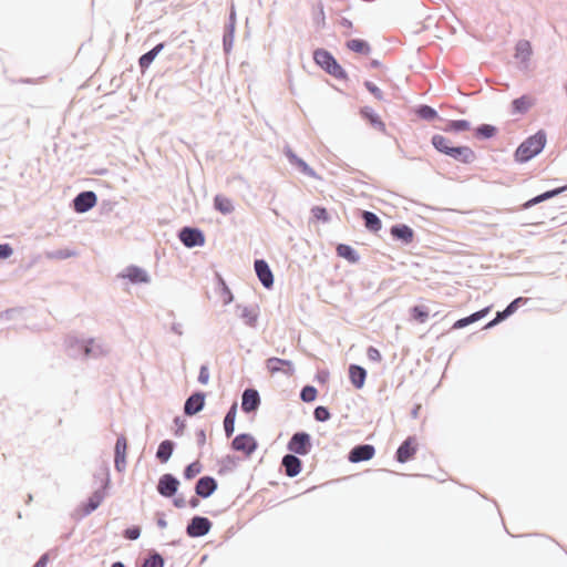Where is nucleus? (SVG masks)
<instances>
[{
  "label": "nucleus",
  "mask_w": 567,
  "mask_h": 567,
  "mask_svg": "<svg viewBox=\"0 0 567 567\" xmlns=\"http://www.w3.org/2000/svg\"><path fill=\"white\" fill-rule=\"evenodd\" d=\"M288 158L291 163L296 164V158H298L290 150L286 152Z\"/></svg>",
  "instance_id": "13d9d810"
},
{
  "label": "nucleus",
  "mask_w": 567,
  "mask_h": 567,
  "mask_svg": "<svg viewBox=\"0 0 567 567\" xmlns=\"http://www.w3.org/2000/svg\"><path fill=\"white\" fill-rule=\"evenodd\" d=\"M49 557L47 554L40 557V559L35 563L33 567H45L48 564Z\"/></svg>",
  "instance_id": "864d4df0"
},
{
  "label": "nucleus",
  "mask_w": 567,
  "mask_h": 567,
  "mask_svg": "<svg viewBox=\"0 0 567 567\" xmlns=\"http://www.w3.org/2000/svg\"><path fill=\"white\" fill-rule=\"evenodd\" d=\"M535 104V99L530 95H523L512 102L513 113L524 114Z\"/></svg>",
  "instance_id": "6ab92c4d"
},
{
  "label": "nucleus",
  "mask_w": 567,
  "mask_h": 567,
  "mask_svg": "<svg viewBox=\"0 0 567 567\" xmlns=\"http://www.w3.org/2000/svg\"><path fill=\"white\" fill-rule=\"evenodd\" d=\"M496 132V128L492 125H488V124H484V125H481L477 130H476V134L478 136H482V137H485V138H489L492 136H494Z\"/></svg>",
  "instance_id": "58836bf2"
},
{
  "label": "nucleus",
  "mask_w": 567,
  "mask_h": 567,
  "mask_svg": "<svg viewBox=\"0 0 567 567\" xmlns=\"http://www.w3.org/2000/svg\"><path fill=\"white\" fill-rule=\"evenodd\" d=\"M288 158L291 163L296 164V158H298L290 150L286 152Z\"/></svg>",
  "instance_id": "4d7b16f0"
},
{
  "label": "nucleus",
  "mask_w": 567,
  "mask_h": 567,
  "mask_svg": "<svg viewBox=\"0 0 567 567\" xmlns=\"http://www.w3.org/2000/svg\"><path fill=\"white\" fill-rule=\"evenodd\" d=\"M546 144V134L543 131L537 132L533 136L523 142L515 152L517 162L524 163L542 152Z\"/></svg>",
  "instance_id": "f03ea898"
},
{
  "label": "nucleus",
  "mask_w": 567,
  "mask_h": 567,
  "mask_svg": "<svg viewBox=\"0 0 567 567\" xmlns=\"http://www.w3.org/2000/svg\"><path fill=\"white\" fill-rule=\"evenodd\" d=\"M217 488V482L210 476H204L198 480L195 492L198 496L206 498L210 496Z\"/></svg>",
  "instance_id": "4468645a"
},
{
  "label": "nucleus",
  "mask_w": 567,
  "mask_h": 567,
  "mask_svg": "<svg viewBox=\"0 0 567 567\" xmlns=\"http://www.w3.org/2000/svg\"><path fill=\"white\" fill-rule=\"evenodd\" d=\"M84 352H85V355H90L91 348L89 346H86L85 349H84Z\"/></svg>",
  "instance_id": "052dcab7"
},
{
  "label": "nucleus",
  "mask_w": 567,
  "mask_h": 567,
  "mask_svg": "<svg viewBox=\"0 0 567 567\" xmlns=\"http://www.w3.org/2000/svg\"><path fill=\"white\" fill-rule=\"evenodd\" d=\"M487 311H488V308L483 309V310H481V311H477V312H475V313H473V315H471V316H468V317H466V318L460 319V320H457V321L453 324V328H454V329H461V328H464V327H466L467 324L473 323V322H475V321H477V320L482 319V318L487 313Z\"/></svg>",
  "instance_id": "7c9ffc66"
},
{
  "label": "nucleus",
  "mask_w": 567,
  "mask_h": 567,
  "mask_svg": "<svg viewBox=\"0 0 567 567\" xmlns=\"http://www.w3.org/2000/svg\"><path fill=\"white\" fill-rule=\"evenodd\" d=\"M505 312L507 313V317H508V316H511V315L513 313V312H512V310H511V309H508V308H506V309H505Z\"/></svg>",
  "instance_id": "0e129e2a"
},
{
  "label": "nucleus",
  "mask_w": 567,
  "mask_h": 567,
  "mask_svg": "<svg viewBox=\"0 0 567 567\" xmlns=\"http://www.w3.org/2000/svg\"><path fill=\"white\" fill-rule=\"evenodd\" d=\"M13 252V249L8 244L0 245V259L9 258Z\"/></svg>",
  "instance_id": "de8ad7c7"
},
{
  "label": "nucleus",
  "mask_w": 567,
  "mask_h": 567,
  "mask_svg": "<svg viewBox=\"0 0 567 567\" xmlns=\"http://www.w3.org/2000/svg\"><path fill=\"white\" fill-rule=\"evenodd\" d=\"M349 377L351 383L357 388L361 389L365 382V370L359 365L352 364L349 368Z\"/></svg>",
  "instance_id": "412c9836"
},
{
  "label": "nucleus",
  "mask_w": 567,
  "mask_h": 567,
  "mask_svg": "<svg viewBox=\"0 0 567 567\" xmlns=\"http://www.w3.org/2000/svg\"><path fill=\"white\" fill-rule=\"evenodd\" d=\"M524 301H525V300H524L522 297L516 298L514 301H512V302L507 306V308H508V309H511V310H512V312L514 313V312L516 311V309H517L518 305H519L520 302H524Z\"/></svg>",
  "instance_id": "603ef678"
},
{
  "label": "nucleus",
  "mask_w": 567,
  "mask_h": 567,
  "mask_svg": "<svg viewBox=\"0 0 567 567\" xmlns=\"http://www.w3.org/2000/svg\"><path fill=\"white\" fill-rule=\"evenodd\" d=\"M391 235L398 239H401L405 244L413 241L414 233L412 228L406 225H396L391 228Z\"/></svg>",
  "instance_id": "aec40b11"
},
{
  "label": "nucleus",
  "mask_w": 567,
  "mask_h": 567,
  "mask_svg": "<svg viewBox=\"0 0 567 567\" xmlns=\"http://www.w3.org/2000/svg\"><path fill=\"white\" fill-rule=\"evenodd\" d=\"M127 440L125 436H118L115 443V467L117 471H124L126 466Z\"/></svg>",
  "instance_id": "9d476101"
},
{
  "label": "nucleus",
  "mask_w": 567,
  "mask_h": 567,
  "mask_svg": "<svg viewBox=\"0 0 567 567\" xmlns=\"http://www.w3.org/2000/svg\"><path fill=\"white\" fill-rule=\"evenodd\" d=\"M312 215L316 219L327 221L329 219L327 209L320 206L312 208Z\"/></svg>",
  "instance_id": "c03bdc74"
},
{
  "label": "nucleus",
  "mask_w": 567,
  "mask_h": 567,
  "mask_svg": "<svg viewBox=\"0 0 567 567\" xmlns=\"http://www.w3.org/2000/svg\"><path fill=\"white\" fill-rule=\"evenodd\" d=\"M417 114L421 117L426 118V120H432V118L436 117V115H437L436 111L434 109H432L431 106H427V105L421 106L417 110Z\"/></svg>",
  "instance_id": "a19ab883"
},
{
  "label": "nucleus",
  "mask_w": 567,
  "mask_h": 567,
  "mask_svg": "<svg viewBox=\"0 0 567 567\" xmlns=\"http://www.w3.org/2000/svg\"><path fill=\"white\" fill-rule=\"evenodd\" d=\"M471 128V124L465 120L450 121L444 131L446 132H464Z\"/></svg>",
  "instance_id": "72a5a7b5"
},
{
  "label": "nucleus",
  "mask_w": 567,
  "mask_h": 567,
  "mask_svg": "<svg viewBox=\"0 0 567 567\" xmlns=\"http://www.w3.org/2000/svg\"><path fill=\"white\" fill-rule=\"evenodd\" d=\"M198 381L202 384H207L209 381V370L206 365H203L199 371Z\"/></svg>",
  "instance_id": "49530a36"
},
{
  "label": "nucleus",
  "mask_w": 567,
  "mask_h": 567,
  "mask_svg": "<svg viewBox=\"0 0 567 567\" xmlns=\"http://www.w3.org/2000/svg\"><path fill=\"white\" fill-rule=\"evenodd\" d=\"M243 316L247 319L246 322L249 326H255V323L257 321V316L255 313H251L247 309H245Z\"/></svg>",
  "instance_id": "8fccbe9b"
},
{
  "label": "nucleus",
  "mask_w": 567,
  "mask_h": 567,
  "mask_svg": "<svg viewBox=\"0 0 567 567\" xmlns=\"http://www.w3.org/2000/svg\"><path fill=\"white\" fill-rule=\"evenodd\" d=\"M364 86L375 99L383 100L382 91L374 83L367 81Z\"/></svg>",
  "instance_id": "37998d69"
},
{
  "label": "nucleus",
  "mask_w": 567,
  "mask_h": 567,
  "mask_svg": "<svg viewBox=\"0 0 567 567\" xmlns=\"http://www.w3.org/2000/svg\"><path fill=\"white\" fill-rule=\"evenodd\" d=\"M122 277L127 278L133 284H144L148 281L147 274L143 269L135 266L126 268L122 274Z\"/></svg>",
  "instance_id": "a211bd4d"
},
{
  "label": "nucleus",
  "mask_w": 567,
  "mask_h": 567,
  "mask_svg": "<svg viewBox=\"0 0 567 567\" xmlns=\"http://www.w3.org/2000/svg\"><path fill=\"white\" fill-rule=\"evenodd\" d=\"M174 450V443L169 440L163 441L157 449L156 457L162 462L166 463L172 456Z\"/></svg>",
  "instance_id": "bb28decb"
},
{
  "label": "nucleus",
  "mask_w": 567,
  "mask_h": 567,
  "mask_svg": "<svg viewBox=\"0 0 567 567\" xmlns=\"http://www.w3.org/2000/svg\"><path fill=\"white\" fill-rule=\"evenodd\" d=\"M175 423L178 426V431L176 432V434H179V432L182 433L185 427L184 421H181L179 417H176Z\"/></svg>",
  "instance_id": "6e6d98bb"
},
{
  "label": "nucleus",
  "mask_w": 567,
  "mask_h": 567,
  "mask_svg": "<svg viewBox=\"0 0 567 567\" xmlns=\"http://www.w3.org/2000/svg\"><path fill=\"white\" fill-rule=\"evenodd\" d=\"M96 200L97 197L93 192H83L74 198V209L78 213H85L95 206Z\"/></svg>",
  "instance_id": "0eeeda50"
},
{
  "label": "nucleus",
  "mask_w": 567,
  "mask_h": 567,
  "mask_svg": "<svg viewBox=\"0 0 567 567\" xmlns=\"http://www.w3.org/2000/svg\"><path fill=\"white\" fill-rule=\"evenodd\" d=\"M164 43L157 44L155 48H153L151 51L146 52L140 58V66L142 70H146L154 59L157 56V54L163 50Z\"/></svg>",
  "instance_id": "b1692460"
},
{
  "label": "nucleus",
  "mask_w": 567,
  "mask_h": 567,
  "mask_svg": "<svg viewBox=\"0 0 567 567\" xmlns=\"http://www.w3.org/2000/svg\"><path fill=\"white\" fill-rule=\"evenodd\" d=\"M112 567H124V565L120 561H116L112 565Z\"/></svg>",
  "instance_id": "680f3d73"
},
{
  "label": "nucleus",
  "mask_w": 567,
  "mask_h": 567,
  "mask_svg": "<svg viewBox=\"0 0 567 567\" xmlns=\"http://www.w3.org/2000/svg\"><path fill=\"white\" fill-rule=\"evenodd\" d=\"M315 417L317 421L324 422L330 419V412L324 406H318L315 410Z\"/></svg>",
  "instance_id": "79ce46f5"
},
{
  "label": "nucleus",
  "mask_w": 567,
  "mask_h": 567,
  "mask_svg": "<svg viewBox=\"0 0 567 567\" xmlns=\"http://www.w3.org/2000/svg\"><path fill=\"white\" fill-rule=\"evenodd\" d=\"M367 357L371 361L380 362L382 360V355L380 351L374 347H369L367 350Z\"/></svg>",
  "instance_id": "a18cd8bd"
},
{
  "label": "nucleus",
  "mask_w": 567,
  "mask_h": 567,
  "mask_svg": "<svg viewBox=\"0 0 567 567\" xmlns=\"http://www.w3.org/2000/svg\"><path fill=\"white\" fill-rule=\"evenodd\" d=\"M432 144L439 152L463 163H470L475 157L474 152L468 146L454 147L451 141L442 135H434L432 137Z\"/></svg>",
  "instance_id": "f257e3e1"
},
{
  "label": "nucleus",
  "mask_w": 567,
  "mask_h": 567,
  "mask_svg": "<svg viewBox=\"0 0 567 567\" xmlns=\"http://www.w3.org/2000/svg\"><path fill=\"white\" fill-rule=\"evenodd\" d=\"M205 403V395L203 393H195L190 395L184 406V412L187 415H194L198 413L203 408Z\"/></svg>",
  "instance_id": "2eb2a0df"
},
{
  "label": "nucleus",
  "mask_w": 567,
  "mask_h": 567,
  "mask_svg": "<svg viewBox=\"0 0 567 567\" xmlns=\"http://www.w3.org/2000/svg\"><path fill=\"white\" fill-rule=\"evenodd\" d=\"M371 65L374 66V68H378L380 65V63L378 61H372Z\"/></svg>",
  "instance_id": "e2e57ef3"
},
{
  "label": "nucleus",
  "mask_w": 567,
  "mask_h": 567,
  "mask_svg": "<svg viewBox=\"0 0 567 567\" xmlns=\"http://www.w3.org/2000/svg\"><path fill=\"white\" fill-rule=\"evenodd\" d=\"M126 536L128 539H136L140 536V534H126Z\"/></svg>",
  "instance_id": "bf43d9fd"
},
{
  "label": "nucleus",
  "mask_w": 567,
  "mask_h": 567,
  "mask_svg": "<svg viewBox=\"0 0 567 567\" xmlns=\"http://www.w3.org/2000/svg\"><path fill=\"white\" fill-rule=\"evenodd\" d=\"M310 449V435L305 432L296 433L288 443V450L299 455L308 454Z\"/></svg>",
  "instance_id": "20e7f679"
},
{
  "label": "nucleus",
  "mask_w": 567,
  "mask_h": 567,
  "mask_svg": "<svg viewBox=\"0 0 567 567\" xmlns=\"http://www.w3.org/2000/svg\"><path fill=\"white\" fill-rule=\"evenodd\" d=\"M203 471V465L199 461H195L190 463L184 471V477L186 480H193L197 475H199Z\"/></svg>",
  "instance_id": "c9c22d12"
},
{
  "label": "nucleus",
  "mask_w": 567,
  "mask_h": 567,
  "mask_svg": "<svg viewBox=\"0 0 567 567\" xmlns=\"http://www.w3.org/2000/svg\"><path fill=\"white\" fill-rule=\"evenodd\" d=\"M212 527V523L206 517L196 516L192 519L186 532H208Z\"/></svg>",
  "instance_id": "393cba45"
},
{
  "label": "nucleus",
  "mask_w": 567,
  "mask_h": 567,
  "mask_svg": "<svg viewBox=\"0 0 567 567\" xmlns=\"http://www.w3.org/2000/svg\"><path fill=\"white\" fill-rule=\"evenodd\" d=\"M192 535H193V536H199L200 534L194 533V534H192Z\"/></svg>",
  "instance_id": "69168bd1"
},
{
  "label": "nucleus",
  "mask_w": 567,
  "mask_h": 567,
  "mask_svg": "<svg viewBox=\"0 0 567 567\" xmlns=\"http://www.w3.org/2000/svg\"><path fill=\"white\" fill-rule=\"evenodd\" d=\"M196 442L198 446L203 447L207 442V435L205 430H198L195 433Z\"/></svg>",
  "instance_id": "09e8293b"
},
{
  "label": "nucleus",
  "mask_w": 567,
  "mask_h": 567,
  "mask_svg": "<svg viewBox=\"0 0 567 567\" xmlns=\"http://www.w3.org/2000/svg\"><path fill=\"white\" fill-rule=\"evenodd\" d=\"M179 239L186 247L203 246L205 237L203 233L196 228L185 227L179 233Z\"/></svg>",
  "instance_id": "423d86ee"
},
{
  "label": "nucleus",
  "mask_w": 567,
  "mask_h": 567,
  "mask_svg": "<svg viewBox=\"0 0 567 567\" xmlns=\"http://www.w3.org/2000/svg\"><path fill=\"white\" fill-rule=\"evenodd\" d=\"M362 217L364 219V225L369 230L375 233L381 229L382 223L375 214L371 212H363Z\"/></svg>",
  "instance_id": "c85d7f7f"
},
{
  "label": "nucleus",
  "mask_w": 567,
  "mask_h": 567,
  "mask_svg": "<svg viewBox=\"0 0 567 567\" xmlns=\"http://www.w3.org/2000/svg\"><path fill=\"white\" fill-rule=\"evenodd\" d=\"M317 394H318V392L315 386L307 385L301 390L300 398L305 402H312L316 400Z\"/></svg>",
  "instance_id": "4c0bfd02"
},
{
  "label": "nucleus",
  "mask_w": 567,
  "mask_h": 567,
  "mask_svg": "<svg viewBox=\"0 0 567 567\" xmlns=\"http://www.w3.org/2000/svg\"><path fill=\"white\" fill-rule=\"evenodd\" d=\"M178 484L173 475L165 474L159 478L157 489L163 496L171 497L176 493Z\"/></svg>",
  "instance_id": "9b49d317"
},
{
  "label": "nucleus",
  "mask_w": 567,
  "mask_h": 567,
  "mask_svg": "<svg viewBox=\"0 0 567 567\" xmlns=\"http://www.w3.org/2000/svg\"><path fill=\"white\" fill-rule=\"evenodd\" d=\"M507 318V313L504 311L497 312L496 318L492 320L489 323H487L486 328H491L498 323L501 320Z\"/></svg>",
  "instance_id": "3c124183"
},
{
  "label": "nucleus",
  "mask_w": 567,
  "mask_h": 567,
  "mask_svg": "<svg viewBox=\"0 0 567 567\" xmlns=\"http://www.w3.org/2000/svg\"><path fill=\"white\" fill-rule=\"evenodd\" d=\"M231 446L235 451L249 456L257 449V442L250 434H239L233 440Z\"/></svg>",
  "instance_id": "39448f33"
},
{
  "label": "nucleus",
  "mask_w": 567,
  "mask_h": 567,
  "mask_svg": "<svg viewBox=\"0 0 567 567\" xmlns=\"http://www.w3.org/2000/svg\"><path fill=\"white\" fill-rule=\"evenodd\" d=\"M267 369L271 374L282 372L285 374H292L293 367L292 363L288 360L279 359V358H270L266 362Z\"/></svg>",
  "instance_id": "f8f14e48"
},
{
  "label": "nucleus",
  "mask_w": 567,
  "mask_h": 567,
  "mask_svg": "<svg viewBox=\"0 0 567 567\" xmlns=\"http://www.w3.org/2000/svg\"><path fill=\"white\" fill-rule=\"evenodd\" d=\"M260 403L259 394L256 390L247 389L243 394L241 408L249 413L255 411Z\"/></svg>",
  "instance_id": "dca6fc26"
},
{
  "label": "nucleus",
  "mask_w": 567,
  "mask_h": 567,
  "mask_svg": "<svg viewBox=\"0 0 567 567\" xmlns=\"http://www.w3.org/2000/svg\"><path fill=\"white\" fill-rule=\"evenodd\" d=\"M236 414H237V405L234 404L228 413L226 414L225 416V420H224V429H225V433L226 435L229 437L233 435L234 431H235V419H236Z\"/></svg>",
  "instance_id": "cd10ccee"
},
{
  "label": "nucleus",
  "mask_w": 567,
  "mask_h": 567,
  "mask_svg": "<svg viewBox=\"0 0 567 567\" xmlns=\"http://www.w3.org/2000/svg\"><path fill=\"white\" fill-rule=\"evenodd\" d=\"M347 47L357 53L361 54H369L370 53V47L368 42L360 40V39H352L348 41Z\"/></svg>",
  "instance_id": "473e14b6"
},
{
  "label": "nucleus",
  "mask_w": 567,
  "mask_h": 567,
  "mask_svg": "<svg viewBox=\"0 0 567 567\" xmlns=\"http://www.w3.org/2000/svg\"><path fill=\"white\" fill-rule=\"evenodd\" d=\"M214 205L221 214H229L234 210L231 200L224 195H217L214 199Z\"/></svg>",
  "instance_id": "c756f323"
},
{
  "label": "nucleus",
  "mask_w": 567,
  "mask_h": 567,
  "mask_svg": "<svg viewBox=\"0 0 567 567\" xmlns=\"http://www.w3.org/2000/svg\"><path fill=\"white\" fill-rule=\"evenodd\" d=\"M533 53L530 42L522 40L516 44L515 58L522 62H527Z\"/></svg>",
  "instance_id": "5701e85b"
},
{
  "label": "nucleus",
  "mask_w": 567,
  "mask_h": 567,
  "mask_svg": "<svg viewBox=\"0 0 567 567\" xmlns=\"http://www.w3.org/2000/svg\"><path fill=\"white\" fill-rule=\"evenodd\" d=\"M103 501V494L101 492H95L87 501V503L84 505V513L89 514L95 508L100 506V504Z\"/></svg>",
  "instance_id": "f704fd0d"
},
{
  "label": "nucleus",
  "mask_w": 567,
  "mask_h": 567,
  "mask_svg": "<svg viewBox=\"0 0 567 567\" xmlns=\"http://www.w3.org/2000/svg\"><path fill=\"white\" fill-rule=\"evenodd\" d=\"M163 558L158 554H155L145 559L142 567H163Z\"/></svg>",
  "instance_id": "ea45409f"
},
{
  "label": "nucleus",
  "mask_w": 567,
  "mask_h": 567,
  "mask_svg": "<svg viewBox=\"0 0 567 567\" xmlns=\"http://www.w3.org/2000/svg\"><path fill=\"white\" fill-rule=\"evenodd\" d=\"M313 59L318 65L326 70L334 78H344L343 69L338 64L336 59L326 50L318 49L313 53Z\"/></svg>",
  "instance_id": "7ed1b4c3"
},
{
  "label": "nucleus",
  "mask_w": 567,
  "mask_h": 567,
  "mask_svg": "<svg viewBox=\"0 0 567 567\" xmlns=\"http://www.w3.org/2000/svg\"><path fill=\"white\" fill-rule=\"evenodd\" d=\"M416 452V440L408 437L396 451V460L400 463H405L411 460Z\"/></svg>",
  "instance_id": "1a4fd4ad"
},
{
  "label": "nucleus",
  "mask_w": 567,
  "mask_h": 567,
  "mask_svg": "<svg viewBox=\"0 0 567 567\" xmlns=\"http://www.w3.org/2000/svg\"><path fill=\"white\" fill-rule=\"evenodd\" d=\"M565 189H567V186H563V187H559V188H556V189H553V190L545 192V193H543V194H540V195H538V196H536V197H534V198L529 199L528 202H526V203L524 204V207H525V208H529V207H532L533 205H536V204H538V203H540V202H544V200H546V199H549V198H551V197H554V196H556V195L560 194V193H561V192H564Z\"/></svg>",
  "instance_id": "a878e982"
},
{
  "label": "nucleus",
  "mask_w": 567,
  "mask_h": 567,
  "mask_svg": "<svg viewBox=\"0 0 567 567\" xmlns=\"http://www.w3.org/2000/svg\"><path fill=\"white\" fill-rule=\"evenodd\" d=\"M255 270H256V274H257L259 280L261 281V284L266 288H270L274 284V276H272V272H271L268 264L261 259L256 260L255 261Z\"/></svg>",
  "instance_id": "ddd939ff"
},
{
  "label": "nucleus",
  "mask_w": 567,
  "mask_h": 567,
  "mask_svg": "<svg viewBox=\"0 0 567 567\" xmlns=\"http://www.w3.org/2000/svg\"><path fill=\"white\" fill-rule=\"evenodd\" d=\"M282 465L286 474L290 477L297 476L301 472V462L295 455L288 454L284 456Z\"/></svg>",
  "instance_id": "f3484780"
},
{
  "label": "nucleus",
  "mask_w": 567,
  "mask_h": 567,
  "mask_svg": "<svg viewBox=\"0 0 567 567\" xmlns=\"http://www.w3.org/2000/svg\"><path fill=\"white\" fill-rule=\"evenodd\" d=\"M360 113L374 128L385 132V124L370 107H363Z\"/></svg>",
  "instance_id": "4be33fe9"
},
{
  "label": "nucleus",
  "mask_w": 567,
  "mask_h": 567,
  "mask_svg": "<svg viewBox=\"0 0 567 567\" xmlns=\"http://www.w3.org/2000/svg\"><path fill=\"white\" fill-rule=\"evenodd\" d=\"M374 453L375 450L372 445H358L351 450L349 454V461L352 463L369 461L374 456Z\"/></svg>",
  "instance_id": "6e6552de"
},
{
  "label": "nucleus",
  "mask_w": 567,
  "mask_h": 567,
  "mask_svg": "<svg viewBox=\"0 0 567 567\" xmlns=\"http://www.w3.org/2000/svg\"><path fill=\"white\" fill-rule=\"evenodd\" d=\"M296 165L298 167H300L306 173L310 171L308 165L302 159H300V158H296Z\"/></svg>",
  "instance_id": "5fc2aeb1"
},
{
  "label": "nucleus",
  "mask_w": 567,
  "mask_h": 567,
  "mask_svg": "<svg viewBox=\"0 0 567 567\" xmlns=\"http://www.w3.org/2000/svg\"><path fill=\"white\" fill-rule=\"evenodd\" d=\"M337 254L339 257H342L350 262H357L359 259L355 251L349 245L340 244L337 247Z\"/></svg>",
  "instance_id": "2f4dec72"
},
{
  "label": "nucleus",
  "mask_w": 567,
  "mask_h": 567,
  "mask_svg": "<svg viewBox=\"0 0 567 567\" xmlns=\"http://www.w3.org/2000/svg\"><path fill=\"white\" fill-rule=\"evenodd\" d=\"M412 318L420 323H424L429 318V310L424 306H415L411 310Z\"/></svg>",
  "instance_id": "e433bc0d"
}]
</instances>
